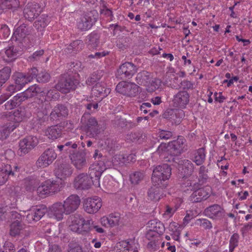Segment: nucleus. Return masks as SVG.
I'll use <instances>...</instances> for the list:
<instances>
[{
	"mask_svg": "<svg viewBox=\"0 0 252 252\" xmlns=\"http://www.w3.org/2000/svg\"><path fill=\"white\" fill-rule=\"evenodd\" d=\"M114 124L118 127L124 128L127 126V121L126 119L118 118V117L114 120Z\"/></svg>",
	"mask_w": 252,
	"mask_h": 252,
	"instance_id": "nucleus-63",
	"label": "nucleus"
},
{
	"mask_svg": "<svg viewBox=\"0 0 252 252\" xmlns=\"http://www.w3.org/2000/svg\"><path fill=\"white\" fill-rule=\"evenodd\" d=\"M49 23V20L47 16L42 15L34 23V26L37 30L42 31Z\"/></svg>",
	"mask_w": 252,
	"mask_h": 252,
	"instance_id": "nucleus-42",
	"label": "nucleus"
},
{
	"mask_svg": "<svg viewBox=\"0 0 252 252\" xmlns=\"http://www.w3.org/2000/svg\"><path fill=\"white\" fill-rule=\"evenodd\" d=\"M122 247V252H138L139 245L137 241L130 239L127 241H122L120 243Z\"/></svg>",
	"mask_w": 252,
	"mask_h": 252,
	"instance_id": "nucleus-28",
	"label": "nucleus"
},
{
	"mask_svg": "<svg viewBox=\"0 0 252 252\" xmlns=\"http://www.w3.org/2000/svg\"><path fill=\"white\" fill-rule=\"evenodd\" d=\"M106 158H104L102 160L92 164L89 168V175L94 182V186L99 185V179L102 173L111 165H106Z\"/></svg>",
	"mask_w": 252,
	"mask_h": 252,
	"instance_id": "nucleus-4",
	"label": "nucleus"
},
{
	"mask_svg": "<svg viewBox=\"0 0 252 252\" xmlns=\"http://www.w3.org/2000/svg\"><path fill=\"white\" fill-rule=\"evenodd\" d=\"M137 83L142 86H149L152 85V77L150 74L146 71L138 73L136 77Z\"/></svg>",
	"mask_w": 252,
	"mask_h": 252,
	"instance_id": "nucleus-33",
	"label": "nucleus"
},
{
	"mask_svg": "<svg viewBox=\"0 0 252 252\" xmlns=\"http://www.w3.org/2000/svg\"><path fill=\"white\" fill-rule=\"evenodd\" d=\"M11 73V69L9 66L4 67L0 70V87L9 79Z\"/></svg>",
	"mask_w": 252,
	"mask_h": 252,
	"instance_id": "nucleus-45",
	"label": "nucleus"
},
{
	"mask_svg": "<svg viewBox=\"0 0 252 252\" xmlns=\"http://www.w3.org/2000/svg\"><path fill=\"white\" fill-rule=\"evenodd\" d=\"M5 53L8 59L7 62H11L16 58L17 55V50L13 46L9 47L5 51Z\"/></svg>",
	"mask_w": 252,
	"mask_h": 252,
	"instance_id": "nucleus-50",
	"label": "nucleus"
},
{
	"mask_svg": "<svg viewBox=\"0 0 252 252\" xmlns=\"http://www.w3.org/2000/svg\"><path fill=\"white\" fill-rule=\"evenodd\" d=\"M44 182L51 195L59 192L63 187L62 183L57 180H48Z\"/></svg>",
	"mask_w": 252,
	"mask_h": 252,
	"instance_id": "nucleus-36",
	"label": "nucleus"
},
{
	"mask_svg": "<svg viewBox=\"0 0 252 252\" xmlns=\"http://www.w3.org/2000/svg\"><path fill=\"white\" fill-rule=\"evenodd\" d=\"M36 192L37 194L41 197H43L46 195H51L44 182L42 183L40 186H39L37 187L36 189Z\"/></svg>",
	"mask_w": 252,
	"mask_h": 252,
	"instance_id": "nucleus-52",
	"label": "nucleus"
},
{
	"mask_svg": "<svg viewBox=\"0 0 252 252\" xmlns=\"http://www.w3.org/2000/svg\"><path fill=\"white\" fill-rule=\"evenodd\" d=\"M99 34L94 32L87 37L88 46L90 49L95 48L99 43Z\"/></svg>",
	"mask_w": 252,
	"mask_h": 252,
	"instance_id": "nucleus-39",
	"label": "nucleus"
},
{
	"mask_svg": "<svg viewBox=\"0 0 252 252\" xmlns=\"http://www.w3.org/2000/svg\"><path fill=\"white\" fill-rule=\"evenodd\" d=\"M186 140L183 136H179L176 140L168 143L169 150L172 154L178 155L187 150Z\"/></svg>",
	"mask_w": 252,
	"mask_h": 252,
	"instance_id": "nucleus-13",
	"label": "nucleus"
},
{
	"mask_svg": "<svg viewBox=\"0 0 252 252\" xmlns=\"http://www.w3.org/2000/svg\"><path fill=\"white\" fill-rule=\"evenodd\" d=\"M51 213L58 220L63 219L64 214L66 215L65 207L61 202H56L50 208Z\"/></svg>",
	"mask_w": 252,
	"mask_h": 252,
	"instance_id": "nucleus-26",
	"label": "nucleus"
},
{
	"mask_svg": "<svg viewBox=\"0 0 252 252\" xmlns=\"http://www.w3.org/2000/svg\"><path fill=\"white\" fill-rule=\"evenodd\" d=\"M171 175V168L167 164L157 166L153 170L152 177V183L161 187H166Z\"/></svg>",
	"mask_w": 252,
	"mask_h": 252,
	"instance_id": "nucleus-1",
	"label": "nucleus"
},
{
	"mask_svg": "<svg viewBox=\"0 0 252 252\" xmlns=\"http://www.w3.org/2000/svg\"><path fill=\"white\" fill-rule=\"evenodd\" d=\"M13 97L18 106H19L22 102L28 99V96L26 95L24 92L17 94Z\"/></svg>",
	"mask_w": 252,
	"mask_h": 252,
	"instance_id": "nucleus-58",
	"label": "nucleus"
},
{
	"mask_svg": "<svg viewBox=\"0 0 252 252\" xmlns=\"http://www.w3.org/2000/svg\"><path fill=\"white\" fill-rule=\"evenodd\" d=\"M144 177L143 172L137 171L130 174L129 179L132 184L137 185L143 180Z\"/></svg>",
	"mask_w": 252,
	"mask_h": 252,
	"instance_id": "nucleus-48",
	"label": "nucleus"
},
{
	"mask_svg": "<svg viewBox=\"0 0 252 252\" xmlns=\"http://www.w3.org/2000/svg\"><path fill=\"white\" fill-rule=\"evenodd\" d=\"M120 220L118 214H111L108 217L104 216L100 219V223L105 227H113L118 225Z\"/></svg>",
	"mask_w": 252,
	"mask_h": 252,
	"instance_id": "nucleus-25",
	"label": "nucleus"
},
{
	"mask_svg": "<svg viewBox=\"0 0 252 252\" xmlns=\"http://www.w3.org/2000/svg\"><path fill=\"white\" fill-rule=\"evenodd\" d=\"M205 157V149L199 148L194 154L193 161L197 165H200L204 162Z\"/></svg>",
	"mask_w": 252,
	"mask_h": 252,
	"instance_id": "nucleus-44",
	"label": "nucleus"
},
{
	"mask_svg": "<svg viewBox=\"0 0 252 252\" xmlns=\"http://www.w3.org/2000/svg\"><path fill=\"white\" fill-rule=\"evenodd\" d=\"M137 67L133 63L126 62L119 67L116 76L121 79H130L137 72Z\"/></svg>",
	"mask_w": 252,
	"mask_h": 252,
	"instance_id": "nucleus-7",
	"label": "nucleus"
},
{
	"mask_svg": "<svg viewBox=\"0 0 252 252\" xmlns=\"http://www.w3.org/2000/svg\"><path fill=\"white\" fill-rule=\"evenodd\" d=\"M208 169L204 165L199 167L198 171V180L202 184H205L208 181L209 177L208 175Z\"/></svg>",
	"mask_w": 252,
	"mask_h": 252,
	"instance_id": "nucleus-46",
	"label": "nucleus"
},
{
	"mask_svg": "<svg viewBox=\"0 0 252 252\" xmlns=\"http://www.w3.org/2000/svg\"><path fill=\"white\" fill-rule=\"evenodd\" d=\"M15 84L22 89L26 84L30 82V77H28L26 73L16 72L12 76Z\"/></svg>",
	"mask_w": 252,
	"mask_h": 252,
	"instance_id": "nucleus-32",
	"label": "nucleus"
},
{
	"mask_svg": "<svg viewBox=\"0 0 252 252\" xmlns=\"http://www.w3.org/2000/svg\"><path fill=\"white\" fill-rule=\"evenodd\" d=\"M63 204L66 209V215H69L77 209L80 204V199L77 195L72 194L68 196Z\"/></svg>",
	"mask_w": 252,
	"mask_h": 252,
	"instance_id": "nucleus-17",
	"label": "nucleus"
},
{
	"mask_svg": "<svg viewBox=\"0 0 252 252\" xmlns=\"http://www.w3.org/2000/svg\"><path fill=\"white\" fill-rule=\"evenodd\" d=\"M69 157L72 163L76 169L81 170L87 166V158L83 149H79L78 151L71 154Z\"/></svg>",
	"mask_w": 252,
	"mask_h": 252,
	"instance_id": "nucleus-9",
	"label": "nucleus"
},
{
	"mask_svg": "<svg viewBox=\"0 0 252 252\" xmlns=\"http://www.w3.org/2000/svg\"><path fill=\"white\" fill-rule=\"evenodd\" d=\"M68 114L67 107L63 104H58L54 107L50 115L52 121H60L67 117Z\"/></svg>",
	"mask_w": 252,
	"mask_h": 252,
	"instance_id": "nucleus-18",
	"label": "nucleus"
},
{
	"mask_svg": "<svg viewBox=\"0 0 252 252\" xmlns=\"http://www.w3.org/2000/svg\"><path fill=\"white\" fill-rule=\"evenodd\" d=\"M197 223L205 229H210L212 227L211 222L207 219H198Z\"/></svg>",
	"mask_w": 252,
	"mask_h": 252,
	"instance_id": "nucleus-60",
	"label": "nucleus"
},
{
	"mask_svg": "<svg viewBox=\"0 0 252 252\" xmlns=\"http://www.w3.org/2000/svg\"><path fill=\"white\" fill-rule=\"evenodd\" d=\"M20 89H21L16 85H10L6 89V94L10 97L13 93Z\"/></svg>",
	"mask_w": 252,
	"mask_h": 252,
	"instance_id": "nucleus-62",
	"label": "nucleus"
},
{
	"mask_svg": "<svg viewBox=\"0 0 252 252\" xmlns=\"http://www.w3.org/2000/svg\"><path fill=\"white\" fill-rule=\"evenodd\" d=\"M147 137L145 133L142 131H137L127 134L125 139L127 142L140 144L146 141Z\"/></svg>",
	"mask_w": 252,
	"mask_h": 252,
	"instance_id": "nucleus-23",
	"label": "nucleus"
},
{
	"mask_svg": "<svg viewBox=\"0 0 252 252\" xmlns=\"http://www.w3.org/2000/svg\"><path fill=\"white\" fill-rule=\"evenodd\" d=\"M14 128H11L9 126L3 127L0 128V139H5L9 135L10 132L12 131Z\"/></svg>",
	"mask_w": 252,
	"mask_h": 252,
	"instance_id": "nucleus-56",
	"label": "nucleus"
},
{
	"mask_svg": "<svg viewBox=\"0 0 252 252\" xmlns=\"http://www.w3.org/2000/svg\"><path fill=\"white\" fill-rule=\"evenodd\" d=\"M30 114L25 108H20L13 112L11 117L15 122L19 123L28 118Z\"/></svg>",
	"mask_w": 252,
	"mask_h": 252,
	"instance_id": "nucleus-34",
	"label": "nucleus"
},
{
	"mask_svg": "<svg viewBox=\"0 0 252 252\" xmlns=\"http://www.w3.org/2000/svg\"><path fill=\"white\" fill-rule=\"evenodd\" d=\"M92 185H94V182L87 173H80L74 179L73 185L77 189H88L91 188Z\"/></svg>",
	"mask_w": 252,
	"mask_h": 252,
	"instance_id": "nucleus-8",
	"label": "nucleus"
},
{
	"mask_svg": "<svg viewBox=\"0 0 252 252\" xmlns=\"http://www.w3.org/2000/svg\"><path fill=\"white\" fill-rule=\"evenodd\" d=\"M40 12V7L37 3H29L23 10L25 18L29 21L34 19Z\"/></svg>",
	"mask_w": 252,
	"mask_h": 252,
	"instance_id": "nucleus-21",
	"label": "nucleus"
},
{
	"mask_svg": "<svg viewBox=\"0 0 252 252\" xmlns=\"http://www.w3.org/2000/svg\"><path fill=\"white\" fill-rule=\"evenodd\" d=\"M184 184L186 187H189L190 190L194 191L198 188H201L200 186L204 184L200 183L198 180V182L188 180Z\"/></svg>",
	"mask_w": 252,
	"mask_h": 252,
	"instance_id": "nucleus-54",
	"label": "nucleus"
},
{
	"mask_svg": "<svg viewBox=\"0 0 252 252\" xmlns=\"http://www.w3.org/2000/svg\"><path fill=\"white\" fill-rule=\"evenodd\" d=\"M206 216L213 219H220L224 215L223 210L218 204H214L204 210Z\"/></svg>",
	"mask_w": 252,
	"mask_h": 252,
	"instance_id": "nucleus-22",
	"label": "nucleus"
},
{
	"mask_svg": "<svg viewBox=\"0 0 252 252\" xmlns=\"http://www.w3.org/2000/svg\"><path fill=\"white\" fill-rule=\"evenodd\" d=\"M19 171L20 168L17 165L12 167L10 164L4 165L0 170V185L4 184L10 176H15Z\"/></svg>",
	"mask_w": 252,
	"mask_h": 252,
	"instance_id": "nucleus-16",
	"label": "nucleus"
},
{
	"mask_svg": "<svg viewBox=\"0 0 252 252\" xmlns=\"http://www.w3.org/2000/svg\"><path fill=\"white\" fill-rule=\"evenodd\" d=\"M69 229L73 232L82 233L90 231L91 220H85L80 215L75 214L70 216L68 220Z\"/></svg>",
	"mask_w": 252,
	"mask_h": 252,
	"instance_id": "nucleus-2",
	"label": "nucleus"
},
{
	"mask_svg": "<svg viewBox=\"0 0 252 252\" xmlns=\"http://www.w3.org/2000/svg\"><path fill=\"white\" fill-rule=\"evenodd\" d=\"M96 21V18L92 13H88L83 16L77 23V27L81 31H87L90 29Z\"/></svg>",
	"mask_w": 252,
	"mask_h": 252,
	"instance_id": "nucleus-20",
	"label": "nucleus"
},
{
	"mask_svg": "<svg viewBox=\"0 0 252 252\" xmlns=\"http://www.w3.org/2000/svg\"><path fill=\"white\" fill-rule=\"evenodd\" d=\"M190 95L186 91H180L173 96L172 100L174 106L185 108L189 101Z\"/></svg>",
	"mask_w": 252,
	"mask_h": 252,
	"instance_id": "nucleus-15",
	"label": "nucleus"
},
{
	"mask_svg": "<svg viewBox=\"0 0 252 252\" xmlns=\"http://www.w3.org/2000/svg\"><path fill=\"white\" fill-rule=\"evenodd\" d=\"M168 230L172 238L174 240L179 241L181 231L178 224L175 222H171L169 225Z\"/></svg>",
	"mask_w": 252,
	"mask_h": 252,
	"instance_id": "nucleus-41",
	"label": "nucleus"
},
{
	"mask_svg": "<svg viewBox=\"0 0 252 252\" xmlns=\"http://www.w3.org/2000/svg\"><path fill=\"white\" fill-rule=\"evenodd\" d=\"M20 6L19 0H0V14L4 9H11L13 11Z\"/></svg>",
	"mask_w": 252,
	"mask_h": 252,
	"instance_id": "nucleus-31",
	"label": "nucleus"
},
{
	"mask_svg": "<svg viewBox=\"0 0 252 252\" xmlns=\"http://www.w3.org/2000/svg\"><path fill=\"white\" fill-rule=\"evenodd\" d=\"M173 136L172 132L165 130H160L158 132V136L161 139L168 140Z\"/></svg>",
	"mask_w": 252,
	"mask_h": 252,
	"instance_id": "nucleus-59",
	"label": "nucleus"
},
{
	"mask_svg": "<svg viewBox=\"0 0 252 252\" xmlns=\"http://www.w3.org/2000/svg\"><path fill=\"white\" fill-rule=\"evenodd\" d=\"M73 173V169L69 164L63 163L60 165L54 170L55 175L61 180L70 177Z\"/></svg>",
	"mask_w": 252,
	"mask_h": 252,
	"instance_id": "nucleus-19",
	"label": "nucleus"
},
{
	"mask_svg": "<svg viewBox=\"0 0 252 252\" xmlns=\"http://www.w3.org/2000/svg\"><path fill=\"white\" fill-rule=\"evenodd\" d=\"M15 249L14 245L10 242H6L3 246L2 252H14Z\"/></svg>",
	"mask_w": 252,
	"mask_h": 252,
	"instance_id": "nucleus-64",
	"label": "nucleus"
},
{
	"mask_svg": "<svg viewBox=\"0 0 252 252\" xmlns=\"http://www.w3.org/2000/svg\"><path fill=\"white\" fill-rule=\"evenodd\" d=\"M211 191L210 187L198 188L192 192L189 199L193 203L200 202L206 200L210 196Z\"/></svg>",
	"mask_w": 252,
	"mask_h": 252,
	"instance_id": "nucleus-12",
	"label": "nucleus"
},
{
	"mask_svg": "<svg viewBox=\"0 0 252 252\" xmlns=\"http://www.w3.org/2000/svg\"><path fill=\"white\" fill-rule=\"evenodd\" d=\"M38 142L37 138L33 136H29L20 141L19 153L20 156H23L29 152L30 150L36 146Z\"/></svg>",
	"mask_w": 252,
	"mask_h": 252,
	"instance_id": "nucleus-11",
	"label": "nucleus"
},
{
	"mask_svg": "<svg viewBox=\"0 0 252 252\" xmlns=\"http://www.w3.org/2000/svg\"><path fill=\"white\" fill-rule=\"evenodd\" d=\"M160 244V242L158 240V239H155L154 240H151L148 243L147 247L151 251H155L159 248Z\"/></svg>",
	"mask_w": 252,
	"mask_h": 252,
	"instance_id": "nucleus-57",
	"label": "nucleus"
},
{
	"mask_svg": "<svg viewBox=\"0 0 252 252\" xmlns=\"http://www.w3.org/2000/svg\"><path fill=\"white\" fill-rule=\"evenodd\" d=\"M147 226L158 235L162 234L165 231L164 224L157 220H152L148 221Z\"/></svg>",
	"mask_w": 252,
	"mask_h": 252,
	"instance_id": "nucleus-37",
	"label": "nucleus"
},
{
	"mask_svg": "<svg viewBox=\"0 0 252 252\" xmlns=\"http://www.w3.org/2000/svg\"><path fill=\"white\" fill-rule=\"evenodd\" d=\"M31 211L35 216V221H37L44 216L46 212V208L44 206H41L37 207Z\"/></svg>",
	"mask_w": 252,
	"mask_h": 252,
	"instance_id": "nucleus-49",
	"label": "nucleus"
},
{
	"mask_svg": "<svg viewBox=\"0 0 252 252\" xmlns=\"http://www.w3.org/2000/svg\"><path fill=\"white\" fill-rule=\"evenodd\" d=\"M165 187L153 183V186L149 189L147 192L148 199L155 201L159 200L162 194V189Z\"/></svg>",
	"mask_w": 252,
	"mask_h": 252,
	"instance_id": "nucleus-24",
	"label": "nucleus"
},
{
	"mask_svg": "<svg viewBox=\"0 0 252 252\" xmlns=\"http://www.w3.org/2000/svg\"><path fill=\"white\" fill-rule=\"evenodd\" d=\"M46 135L48 138L55 140L61 135V129L56 126L49 127L45 132Z\"/></svg>",
	"mask_w": 252,
	"mask_h": 252,
	"instance_id": "nucleus-43",
	"label": "nucleus"
},
{
	"mask_svg": "<svg viewBox=\"0 0 252 252\" xmlns=\"http://www.w3.org/2000/svg\"><path fill=\"white\" fill-rule=\"evenodd\" d=\"M57 156V154L53 149H47L36 161V166L38 167L43 168L48 166L56 158Z\"/></svg>",
	"mask_w": 252,
	"mask_h": 252,
	"instance_id": "nucleus-10",
	"label": "nucleus"
},
{
	"mask_svg": "<svg viewBox=\"0 0 252 252\" xmlns=\"http://www.w3.org/2000/svg\"><path fill=\"white\" fill-rule=\"evenodd\" d=\"M102 76V72L100 70H97L93 74L86 80V84L88 85L91 86L94 83H98L97 82L100 80Z\"/></svg>",
	"mask_w": 252,
	"mask_h": 252,
	"instance_id": "nucleus-47",
	"label": "nucleus"
},
{
	"mask_svg": "<svg viewBox=\"0 0 252 252\" xmlns=\"http://www.w3.org/2000/svg\"><path fill=\"white\" fill-rule=\"evenodd\" d=\"M83 42L81 40H76L71 42L65 49L68 54L74 55L82 50L83 47Z\"/></svg>",
	"mask_w": 252,
	"mask_h": 252,
	"instance_id": "nucleus-35",
	"label": "nucleus"
},
{
	"mask_svg": "<svg viewBox=\"0 0 252 252\" xmlns=\"http://www.w3.org/2000/svg\"><path fill=\"white\" fill-rule=\"evenodd\" d=\"M39 178L35 175L30 176L24 180V187L30 192H32L37 188L40 184Z\"/></svg>",
	"mask_w": 252,
	"mask_h": 252,
	"instance_id": "nucleus-27",
	"label": "nucleus"
},
{
	"mask_svg": "<svg viewBox=\"0 0 252 252\" xmlns=\"http://www.w3.org/2000/svg\"><path fill=\"white\" fill-rule=\"evenodd\" d=\"M181 87L183 89L182 91H186L189 90H192L193 89V84L190 81L187 80H184L180 83Z\"/></svg>",
	"mask_w": 252,
	"mask_h": 252,
	"instance_id": "nucleus-61",
	"label": "nucleus"
},
{
	"mask_svg": "<svg viewBox=\"0 0 252 252\" xmlns=\"http://www.w3.org/2000/svg\"><path fill=\"white\" fill-rule=\"evenodd\" d=\"M78 84V80L75 78V76L66 74L61 76L55 88L63 94H67L75 90Z\"/></svg>",
	"mask_w": 252,
	"mask_h": 252,
	"instance_id": "nucleus-3",
	"label": "nucleus"
},
{
	"mask_svg": "<svg viewBox=\"0 0 252 252\" xmlns=\"http://www.w3.org/2000/svg\"><path fill=\"white\" fill-rule=\"evenodd\" d=\"M239 236L237 233H234L229 241V252H232L234 249L238 246Z\"/></svg>",
	"mask_w": 252,
	"mask_h": 252,
	"instance_id": "nucleus-53",
	"label": "nucleus"
},
{
	"mask_svg": "<svg viewBox=\"0 0 252 252\" xmlns=\"http://www.w3.org/2000/svg\"><path fill=\"white\" fill-rule=\"evenodd\" d=\"M92 94L96 97L103 98L110 93L109 88H105L102 83H97L92 89Z\"/></svg>",
	"mask_w": 252,
	"mask_h": 252,
	"instance_id": "nucleus-30",
	"label": "nucleus"
},
{
	"mask_svg": "<svg viewBox=\"0 0 252 252\" xmlns=\"http://www.w3.org/2000/svg\"><path fill=\"white\" fill-rule=\"evenodd\" d=\"M81 122L85 125L87 133L91 137L96 138L100 132V127L96 119L91 117L89 113H85L81 118Z\"/></svg>",
	"mask_w": 252,
	"mask_h": 252,
	"instance_id": "nucleus-5",
	"label": "nucleus"
},
{
	"mask_svg": "<svg viewBox=\"0 0 252 252\" xmlns=\"http://www.w3.org/2000/svg\"><path fill=\"white\" fill-rule=\"evenodd\" d=\"M101 206V199L97 196L87 198L84 203V209L89 214L96 213Z\"/></svg>",
	"mask_w": 252,
	"mask_h": 252,
	"instance_id": "nucleus-14",
	"label": "nucleus"
},
{
	"mask_svg": "<svg viewBox=\"0 0 252 252\" xmlns=\"http://www.w3.org/2000/svg\"><path fill=\"white\" fill-rule=\"evenodd\" d=\"M116 90L124 95L134 97L139 93V87L133 83L122 81L118 84Z\"/></svg>",
	"mask_w": 252,
	"mask_h": 252,
	"instance_id": "nucleus-6",
	"label": "nucleus"
},
{
	"mask_svg": "<svg viewBox=\"0 0 252 252\" xmlns=\"http://www.w3.org/2000/svg\"><path fill=\"white\" fill-rule=\"evenodd\" d=\"M51 78L50 75L45 71H41L38 74L37 81L40 83H46Z\"/></svg>",
	"mask_w": 252,
	"mask_h": 252,
	"instance_id": "nucleus-55",
	"label": "nucleus"
},
{
	"mask_svg": "<svg viewBox=\"0 0 252 252\" xmlns=\"http://www.w3.org/2000/svg\"><path fill=\"white\" fill-rule=\"evenodd\" d=\"M181 163L183 162L184 163V166L182 167V171L181 173H183V174L182 175V178H187L188 177L190 176L193 172V164L188 160H186L185 161H180Z\"/></svg>",
	"mask_w": 252,
	"mask_h": 252,
	"instance_id": "nucleus-40",
	"label": "nucleus"
},
{
	"mask_svg": "<svg viewBox=\"0 0 252 252\" xmlns=\"http://www.w3.org/2000/svg\"><path fill=\"white\" fill-rule=\"evenodd\" d=\"M29 31L26 27V25L23 24L18 27L14 32V36L16 38V40L21 42L28 34Z\"/></svg>",
	"mask_w": 252,
	"mask_h": 252,
	"instance_id": "nucleus-38",
	"label": "nucleus"
},
{
	"mask_svg": "<svg viewBox=\"0 0 252 252\" xmlns=\"http://www.w3.org/2000/svg\"><path fill=\"white\" fill-rule=\"evenodd\" d=\"M40 92V89L38 86L33 85L29 87L24 92L28 96V98L36 96Z\"/></svg>",
	"mask_w": 252,
	"mask_h": 252,
	"instance_id": "nucleus-51",
	"label": "nucleus"
},
{
	"mask_svg": "<svg viewBox=\"0 0 252 252\" xmlns=\"http://www.w3.org/2000/svg\"><path fill=\"white\" fill-rule=\"evenodd\" d=\"M25 225L20 220L14 221L10 226L9 234L13 237L24 234Z\"/></svg>",
	"mask_w": 252,
	"mask_h": 252,
	"instance_id": "nucleus-29",
	"label": "nucleus"
}]
</instances>
